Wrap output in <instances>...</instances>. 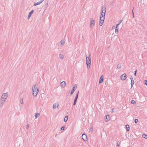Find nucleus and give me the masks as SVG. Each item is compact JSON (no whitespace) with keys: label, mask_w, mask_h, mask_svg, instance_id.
<instances>
[{"label":"nucleus","mask_w":147,"mask_h":147,"mask_svg":"<svg viewBox=\"0 0 147 147\" xmlns=\"http://www.w3.org/2000/svg\"><path fill=\"white\" fill-rule=\"evenodd\" d=\"M119 25V24H117L116 25V27L118 28V26Z\"/></svg>","instance_id":"nucleus-36"},{"label":"nucleus","mask_w":147,"mask_h":147,"mask_svg":"<svg viewBox=\"0 0 147 147\" xmlns=\"http://www.w3.org/2000/svg\"><path fill=\"white\" fill-rule=\"evenodd\" d=\"M65 43V40L64 39L62 40L59 43V45L60 47L63 46Z\"/></svg>","instance_id":"nucleus-9"},{"label":"nucleus","mask_w":147,"mask_h":147,"mask_svg":"<svg viewBox=\"0 0 147 147\" xmlns=\"http://www.w3.org/2000/svg\"><path fill=\"white\" fill-rule=\"evenodd\" d=\"M33 12L34 10H32L29 13L28 16V19L30 18L32 15V14L33 13Z\"/></svg>","instance_id":"nucleus-12"},{"label":"nucleus","mask_w":147,"mask_h":147,"mask_svg":"<svg viewBox=\"0 0 147 147\" xmlns=\"http://www.w3.org/2000/svg\"><path fill=\"white\" fill-rule=\"evenodd\" d=\"M136 72H137V70H136L135 71V73H134V75L135 76H136Z\"/></svg>","instance_id":"nucleus-39"},{"label":"nucleus","mask_w":147,"mask_h":147,"mask_svg":"<svg viewBox=\"0 0 147 147\" xmlns=\"http://www.w3.org/2000/svg\"><path fill=\"white\" fill-rule=\"evenodd\" d=\"M138 121V120L137 119H135L134 121V122L135 123H137Z\"/></svg>","instance_id":"nucleus-30"},{"label":"nucleus","mask_w":147,"mask_h":147,"mask_svg":"<svg viewBox=\"0 0 147 147\" xmlns=\"http://www.w3.org/2000/svg\"><path fill=\"white\" fill-rule=\"evenodd\" d=\"M126 127L127 129V131H129V126L128 125H126L125 126Z\"/></svg>","instance_id":"nucleus-22"},{"label":"nucleus","mask_w":147,"mask_h":147,"mask_svg":"<svg viewBox=\"0 0 147 147\" xmlns=\"http://www.w3.org/2000/svg\"><path fill=\"white\" fill-rule=\"evenodd\" d=\"M130 79L131 80V87H132L133 86V85L134 84V80L133 78H130Z\"/></svg>","instance_id":"nucleus-15"},{"label":"nucleus","mask_w":147,"mask_h":147,"mask_svg":"<svg viewBox=\"0 0 147 147\" xmlns=\"http://www.w3.org/2000/svg\"><path fill=\"white\" fill-rule=\"evenodd\" d=\"M104 78V76L103 75H102L100 77V80H99V83L100 84L103 81Z\"/></svg>","instance_id":"nucleus-14"},{"label":"nucleus","mask_w":147,"mask_h":147,"mask_svg":"<svg viewBox=\"0 0 147 147\" xmlns=\"http://www.w3.org/2000/svg\"><path fill=\"white\" fill-rule=\"evenodd\" d=\"M76 87H77V86L76 85H73V89H72V90H73L74 91L76 89Z\"/></svg>","instance_id":"nucleus-18"},{"label":"nucleus","mask_w":147,"mask_h":147,"mask_svg":"<svg viewBox=\"0 0 147 147\" xmlns=\"http://www.w3.org/2000/svg\"><path fill=\"white\" fill-rule=\"evenodd\" d=\"M20 102L21 104H24V102L23 100V98H20Z\"/></svg>","instance_id":"nucleus-24"},{"label":"nucleus","mask_w":147,"mask_h":147,"mask_svg":"<svg viewBox=\"0 0 147 147\" xmlns=\"http://www.w3.org/2000/svg\"><path fill=\"white\" fill-rule=\"evenodd\" d=\"M29 125L28 124H27L26 126V128L27 129H28L29 128Z\"/></svg>","instance_id":"nucleus-28"},{"label":"nucleus","mask_w":147,"mask_h":147,"mask_svg":"<svg viewBox=\"0 0 147 147\" xmlns=\"http://www.w3.org/2000/svg\"><path fill=\"white\" fill-rule=\"evenodd\" d=\"M40 115V114L38 113H36L35 114V119H37L38 117Z\"/></svg>","instance_id":"nucleus-16"},{"label":"nucleus","mask_w":147,"mask_h":147,"mask_svg":"<svg viewBox=\"0 0 147 147\" xmlns=\"http://www.w3.org/2000/svg\"><path fill=\"white\" fill-rule=\"evenodd\" d=\"M8 97V94L7 93H3L1 96L0 99L6 101Z\"/></svg>","instance_id":"nucleus-4"},{"label":"nucleus","mask_w":147,"mask_h":147,"mask_svg":"<svg viewBox=\"0 0 147 147\" xmlns=\"http://www.w3.org/2000/svg\"><path fill=\"white\" fill-rule=\"evenodd\" d=\"M122 22V20H121L119 21V24Z\"/></svg>","instance_id":"nucleus-38"},{"label":"nucleus","mask_w":147,"mask_h":147,"mask_svg":"<svg viewBox=\"0 0 147 147\" xmlns=\"http://www.w3.org/2000/svg\"><path fill=\"white\" fill-rule=\"evenodd\" d=\"M86 61L87 68L88 69H89L91 65V58L90 55H89L88 57L86 56Z\"/></svg>","instance_id":"nucleus-3"},{"label":"nucleus","mask_w":147,"mask_h":147,"mask_svg":"<svg viewBox=\"0 0 147 147\" xmlns=\"http://www.w3.org/2000/svg\"><path fill=\"white\" fill-rule=\"evenodd\" d=\"M61 86L62 88H64L66 85L65 82L64 81H63L61 83Z\"/></svg>","instance_id":"nucleus-11"},{"label":"nucleus","mask_w":147,"mask_h":147,"mask_svg":"<svg viewBox=\"0 0 147 147\" xmlns=\"http://www.w3.org/2000/svg\"><path fill=\"white\" fill-rule=\"evenodd\" d=\"M32 91L33 96L35 97H36L39 92V89L37 84L34 85L32 86Z\"/></svg>","instance_id":"nucleus-2"},{"label":"nucleus","mask_w":147,"mask_h":147,"mask_svg":"<svg viewBox=\"0 0 147 147\" xmlns=\"http://www.w3.org/2000/svg\"><path fill=\"white\" fill-rule=\"evenodd\" d=\"M112 111H111V113L113 112V109H112Z\"/></svg>","instance_id":"nucleus-41"},{"label":"nucleus","mask_w":147,"mask_h":147,"mask_svg":"<svg viewBox=\"0 0 147 147\" xmlns=\"http://www.w3.org/2000/svg\"><path fill=\"white\" fill-rule=\"evenodd\" d=\"M121 80L122 81L125 80L127 78L126 75L125 74L122 75L120 77Z\"/></svg>","instance_id":"nucleus-6"},{"label":"nucleus","mask_w":147,"mask_h":147,"mask_svg":"<svg viewBox=\"0 0 147 147\" xmlns=\"http://www.w3.org/2000/svg\"><path fill=\"white\" fill-rule=\"evenodd\" d=\"M144 83L146 85H147V80L144 81Z\"/></svg>","instance_id":"nucleus-35"},{"label":"nucleus","mask_w":147,"mask_h":147,"mask_svg":"<svg viewBox=\"0 0 147 147\" xmlns=\"http://www.w3.org/2000/svg\"><path fill=\"white\" fill-rule=\"evenodd\" d=\"M95 25V20L92 18L90 19V27L92 28Z\"/></svg>","instance_id":"nucleus-5"},{"label":"nucleus","mask_w":147,"mask_h":147,"mask_svg":"<svg viewBox=\"0 0 147 147\" xmlns=\"http://www.w3.org/2000/svg\"><path fill=\"white\" fill-rule=\"evenodd\" d=\"M59 58L61 59H63V55L60 54L59 55Z\"/></svg>","instance_id":"nucleus-21"},{"label":"nucleus","mask_w":147,"mask_h":147,"mask_svg":"<svg viewBox=\"0 0 147 147\" xmlns=\"http://www.w3.org/2000/svg\"><path fill=\"white\" fill-rule=\"evenodd\" d=\"M77 101V100H74V103H73V105H76Z\"/></svg>","instance_id":"nucleus-29"},{"label":"nucleus","mask_w":147,"mask_h":147,"mask_svg":"<svg viewBox=\"0 0 147 147\" xmlns=\"http://www.w3.org/2000/svg\"><path fill=\"white\" fill-rule=\"evenodd\" d=\"M106 12V7L105 6H102L100 16L99 25L101 26L105 19V14Z\"/></svg>","instance_id":"nucleus-1"},{"label":"nucleus","mask_w":147,"mask_h":147,"mask_svg":"<svg viewBox=\"0 0 147 147\" xmlns=\"http://www.w3.org/2000/svg\"><path fill=\"white\" fill-rule=\"evenodd\" d=\"M82 139L84 141H86L87 140V136L84 134L82 135Z\"/></svg>","instance_id":"nucleus-10"},{"label":"nucleus","mask_w":147,"mask_h":147,"mask_svg":"<svg viewBox=\"0 0 147 147\" xmlns=\"http://www.w3.org/2000/svg\"><path fill=\"white\" fill-rule=\"evenodd\" d=\"M121 64H119L117 65V68L118 69L120 68L121 67Z\"/></svg>","instance_id":"nucleus-25"},{"label":"nucleus","mask_w":147,"mask_h":147,"mask_svg":"<svg viewBox=\"0 0 147 147\" xmlns=\"http://www.w3.org/2000/svg\"><path fill=\"white\" fill-rule=\"evenodd\" d=\"M64 128L65 127H62L61 128V130H64Z\"/></svg>","instance_id":"nucleus-33"},{"label":"nucleus","mask_w":147,"mask_h":147,"mask_svg":"<svg viewBox=\"0 0 147 147\" xmlns=\"http://www.w3.org/2000/svg\"><path fill=\"white\" fill-rule=\"evenodd\" d=\"M119 142H117V147H118L119 146Z\"/></svg>","instance_id":"nucleus-32"},{"label":"nucleus","mask_w":147,"mask_h":147,"mask_svg":"<svg viewBox=\"0 0 147 147\" xmlns=\"http://www.w3.org/2000/svg\"><path fill=\"white\" fill-rule=\"evenodd\" d=\"M92 128H90V129H89V132H92Z\"/></svg>","instance_id":"nucleus-31"},{"label":"nucleus","mask_w":147,"mask_h":147,"mask_svg":"<svg viewBox=\"0 0 147 147\" xmlns=\"http://www.w3.org/2000/svg\"><path fill=\"white\" fill-rule=\"evenodd\" d=\"M5 101L0 99V107H3L5 104Z\"/></svg>","instance_id":"nucleus-7"},{"label":"nucleus","mask_w":147,"mask_h":147,"mask_svg":"<svg viewBox=\"0 0 147 147\" xmlns=\"http://www.w3.org/2000/svg\"><path fill=\"white\" fill-rule=\"evenodd\" d=\"M68 119V116H66L64 119V121L65 122H66Z\"/></svg>","instance_id":"nucleus-20"},{"label":"nucleus","mask_w":147,"mask_h":147,"mask_svg":"<svg viewBox=\"0 0 147 147\" xmlns=\"http://www.w3.org/2000/svg\"><path fill=\"white\" fill-rule=\"evenodd\" d=\"M131 103L134 105L136 103V102L134 100H132L131 101Z\"/></svg>","instance_id":"nucleus-27"},{"label":"nucleus","mask_w":147,"mask_h":147,"mask_svg":"<svg viewBox=\"0 0 147 147\" xmlns=\"http://www.w3.org/2000/svg\"><path fill=\"white\" fill-rule=\"evenodd\" d=\"M133 9H134V8L133 9V11H132V13H133V17L134 18V12H133Z\"/></svg>","instance_id":"nucleus-37"},{"label":"nucleus","mask_w":147,"mask_h":147,"mask_svg":"<svg viewBox=\"0 0 147 147\" xmlns=\"http://www.w3.org/2000/svg\"><path fill=\"white\" fill-rule=\"evenodd\" d=\"M74 92V91L73 90H72L71 91V92L70 93L71 95H72L73 94Z\"/></svg>","instance_id":"nucleus-34"},{"label":"nucleus","mask_w":147,"mask_h":147,"mask_svg":"<svg viewBox=\"0 0 147 147\" xmlns=\"http://www.w3.org/2000/svg\"><path fill=\"white\" fill-rule=\"evenodd\" d=\"M142 137L145 139H147V136L145 134H143Z\"/></svg>","instance_id":"nucleus-26"},{"label":"nucleus","mask_w":147,"mask_h":147,"mask_svg":"<svg viewBox=\"0 0 147 147\" xmlns=\"http://www.w3.org/2000/svg\"><path fill=\"white\" fill-rule=\"evenodd\" d=\"M78 93H79V92H78L76 94L74 100H77L78 95Z\"/></svg>","instance_id":"nucleus-19"},{"label":"nucleus","mask_w":147,"mask_h":147,"mask_svg":"<svg viewBox=\"0 0 147 147\" xmlns=\"http://www.w3.org/2000/svg\"><path fill=\"white\" fill-rule=\"evenodd\" d=\"M59 105V102H56L53 104V109H55L58 107Z\"/></svg>","instance_id":"nucleus-8"},{"label":"nucleus","mask_w":147,"mask_h":147,"mask_svg":"<svg viewBox=\"0 0 147 147\" xmlns=\"http://www.w3.org/2000/svg\"><path fill=\"white\" fill-rule=\"evenodd\" d=\"M115 28V27L114 26H113L112 27V29H114V28Z\"/></svg>","instance_id":"nucleus-40"},{"label":"nucleus","mask_w":147,"mask_h":147,"mask_svg":"<svg viewBox=\"0 0 147 147\" xmlns=\"http://www.w3.org/2000/svg\"><path fill=\"white\" fill-rule=\"evenodd\" d=\"M118 28H116L115 27V33L117 34H118Z\"/></svg>","instance_id":"nucleus-23"},{"label":"nucleus","mask_w":147,"mask_h":147,"mask_svg":"<svg viewBox=\"0 0 147 147\" xmlns=\"http://www.w3.org/2000/svg\"><path fill=\"white\" fill-rule=\"evenodd\" d=\"M44 1V0H41L39 2H38L36 3H35L34 4V6H36V5H39L41 3H42V2Z\"/></svg>","instance_id":"nucleus-13"},{"label":"nucleus","mask_w":147,"mask_h":147,"mask_svg":"<svg viewBox=\"0 0 147 147\" xmlns=\"http://www.w3.org/2000/svg\"><path fill=\"white\" fill-rule=\"evenodd\" d=\"M109 115H107L106 116V119H105V121L107 122L109 120Z\"/></svg>","instance_id":"nucleus-17"}]
</instances>
